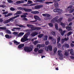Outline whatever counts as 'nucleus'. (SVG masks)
<instances>
[{
    "mask_svg": "<svg viewBox=\"0 0 74 74\" xmlns=\"http://www.w3.org/2000/svg\"><path fill=\"white\" fill-rule=\"evenodd\" d=\"M56 1H60V0H54L53 1H55L54 3V6L55 8H56L55 9L53 10V11L54 12H59V13H61L63 12V10H60V9L58 8H59V4L58 2Z\"/></svg>",
    "mask_w": 74,
    "mask_h": 74,
    "instance_id": "obj_1",
    "label": "nucleus"
},
{
    "mask_svg": "<svg viewBox=\"0 0 74 74\" xmlns=\"http://www.w3.org/2000/svg\"><path fill=\"white\" fill-rule=\"evenodd\" d=\"M30 32H29L25 34L23 38H22L21 39V42H25V41H28V40H29V39L27 38V37H28V36L30 35Z\"/></svg>",
    "mask_w": 74,
    "mask_h": 74,
    "instance_id": "obj_2",
    "label": "nucleus"
},
{
    "mask_svg": "<svg viewBox=\"0 0 74 74\" xmlns=\"http://www.w3.org/2000/svg\"><path fill=\"white\" fill-rule=\"evenodd\" d=\"M18 9L20 10H22V11L24 10L25 12H31V11H32V10L30 9H26V8H23L21 7L18 8Z\"/></svg>",
    "mask_w": 74,
    "mask_h": 74,
    "instance_id": "obj_3",
    "label": "nucleus"
},
{
    "mask_svg": "<svg viewBox=\"0 0 74 74\" xmlns=\"http://www.w3.org/2000/svg\"><path fill=\"white\" fill-rule=\"evenodd\" d=\"M24 50L25 52H30L33 51V48L30 47H24Z\"/></svg>",
    "mask_w": 74,
    "mask_h": 74,
    "instance_id": "obj_4",
    "label": "nucleus"
},
{
    "mask_svg": "<svg viewBox=\"0 0 74 74\" xmlns=\"http://www.w3.org/2000/svg\"><path fill=\"white\" fill-rule=\"evenodd\" d=\"M49 39L53 41V44H56V39L54 40L53 38L51 36H49Z\"/></svg>",
    "mask_w": 74,
    "mask_h": 74,
    "instance_id": "obj_5",
    "label": "nucleus"
},
{
    "mask_svg": "<svg viewBox=\"0 0 74 74\" xmlns=\"http://www.w3.org/2000/svg\"><path fill=\"white\" fill-rule=\"evenodd\" d=\"M42 7H43V5H36L35 6L34 9H35V10L40 9Z\"/></svg>",
    "mask_w": 74,
    "mask_h": 74,
    "instance_id": "obj_6",
    "label": "nucleus"
},
{
    "mask_svg": "<svg viewBox=\"0 0 74 74\" xmlns=\"http://www.w3.org/2000/svg\"><path fill=\"white\" fill-rule=\"evenodd\" d=\"M27 27L29 28H31V29L33 30V28H34V26L32 25L27 24Z\"/></svg>",
    "mask_w": 74,
    "mask_h": 74,
    "instance_id": "obj_7",
    "label": "nucleus"
},
{
    "mask_svg": "<svg viewBox=\"0 0 74 74\" xmlns=\"http://www.w3.org/2000/svg\"><path fill=\"white\" fill-rule=\"evenodd\" d=\"M62 51L61 50H58V55L60 57H63V54L62 53Z\"/></svg>",
    "mask_w": 74,
    "mask_h": 74,
    "instance_id": "obj_8",
    "label": "nucleus"
},
{
    "mask_svg": "<svg viewBox=\"0 0 74 74\" xmlns=\"http://www.w3.org/2000/svg\"><path fill=\"white\" fill-rule=\"evenodd\" d=\"M37 34H38V32L35 31L32 32L31 34V36H32V37H34V36H37Z\"/></svg>",
    "mask_w": 74,
    "mask_h": 74,
    "instance_id": "obj_9",
    "label": "nucleus"
},
{
    "mask_svg": "<svg viewBox=\"0 0 74 74\" xmlns=\"http://www.w3.org/2000/svg\"><path fill=\"white\" fill-rule=\"evenodd\" d=\"M11 21H12V20L11 18H10L8 20H5V21H3V23H4L5 24L8 23V22H10Z\"/></svg>",
    "mask_w": 74,
    "mask_h": 74,
    "instance_id": "obj_10",
    "label": "nucleus"
},
{
    "mask_svg": "<svg viewBox=\"0 0 74 74\" xmlns=\"http://www.w3.org/2000/svg\"><path fill=\"white\" fill-rule=\"evenodd\" d=\"M33 29V30H40L41 29V28L40 27H34Z\"/></svg>",
    "mask_w": 74,
    "mask_h": 74,
    "instance_id": "obj_11",
    "label": "nucleus"
},
{
    "mask_svg": "<svg viewBox=\"0 0 74 74\" xmlns=\"http://www.w3.org/2000/svg\"><path fill=\"white\" fill-rule=\"evenodd\" d=\"M21 28L20 27H13V29H11L12 31L13 32H15L16 31L15 30H20Z\"/></svg>",
    "mask_w": 74,
    "mask_h": 74,
    "instance_id": "obj_12",
    "label": "nucleus"
},
{
    "mask_svg": "<svg viewBox=\"0 0 74 74\" xmlns=\"http://www.w3.org/2000/svg\"><path fill=\"white\" fill-rule=\"evenodd\" d=\"M37 48H39V49H40L41 47H44V44H38L37 45Z\"/></svg>",
    "mask_w": 74,
    "mask_h": 74,
    "instance_id": "obj_13",
    "label": "nucleus"
},
{
    "mask_svg": "<svg viewBox=\"0 0 74 74\" xmlns=\"http://www.w3.org/2000/svg\"><path fill=\"white\" fill-rule=\"evenodd\" d=\"M44 1H45V0H35L34 1V3H38V2H41V3H44Z\"/></svg>",
    "mask_w": 74,
    "mask_h": 74,
    "instance_id": "obj_14",
    "label": "nucleus"
},
{
    "mask_svg": "<svg viewBox=\"0 0 74 74\" xmlns=\"http://www.w3.org/2000/svg\"><path fill=\"white\" fill-rule=\"evenodd\" d=\"M24 46H25V45L23 44L19 45L18 46V49H21V48H23V47H24Z\"/></svg>",
    "mask_w": 74,
    "mask_h": 74,
    "instance_id": "obj_15",
    "label": "nucleus"
},
{
    "mask_svg": "<svg viewBox=\"0 0 74 74\" xmlns=\"http://www.w3.org/2000/svg\"><path fill=\"white\" fill-rule=\"evenodd\" d=\"M5 37L6 38H8V39H10V38H11L12 37L11 36H10L8 34H6L5 35Z\"/></svg>",
    "mask_w": 74,
    "mask_h": 74,
    "instance_id": "obj_16",
    "label": "nucleus"
},
{
    "mask_svg": "<svg viewBox=\"0 0 74 74\" xmlns=\"http://www.w3.org/2000/svg\"><path fill=\"white\" fill-rule=\"evenodd\" d=\"M34 18L35 19H36V20H38V21H40L41 20L40 18V17H39L37 16H34Z\"/></svg>",
    "mask_w": 74,
    "mask_h": 74,
    "instance_id": "obj_17",
    "label": "nucleus"
},
{
    "mask_svg": "<svg viewBox=\"0 0 74 74\" xmlns=\"http://www.w3.org/2000/svg\"><path fill=\"white\" fill-rule=\"evenodd\" d=\"M72 27L71 26H66V28L67 30H68V31H70V30H71V28Z\"/></svg>",
    "mask_w": 74,
    "mask_h": 74,
    "instance_id": "obj_18",
    "label": "nucleus"
},
{
    "mask_svg": "<svg viewBox=\"0 0 74 74\" xmlns=\"http://www.w3.org/2000/svg\"><path fill=\"white\" fill-rule=\"evenodd\" d=\"M11 15H12V13H9L7 14H6L5 15V18L7 17H8V16H11Z\"/></svg>",
    "mask_w": 74,
    "mask_h": 74,
    "instance_id": "obj_19",
    "label": "nucleus"
},
{
    "mask_svg": "<svg viewBox=\"0 0 74 74\" xmlns=\"http://www.w3.org/2000/svg\"><path fill=\"white\" fill-rule=\"evenodd\" d=\"M31 13L32 14H39V12L38 11H32L31 12Z\"/></svg>",
    "mask_w": 74,
    "mask_h": 74,
    "instance_id": "obj_20",
    "label": "nucleus"
},
{
    "mask_svg": "<svg viewBox=\"0 0 74 74\" xmlns=\"http://www.w3.org/2000/svg\"><path fill=\"white\" fill-rule=\"evenodd\" d=\"M36 4H31V5H27V4H24L23 5V6H33L34 5H36Z\"/></svg>",
    "mask_w": 74,
    "mask_h": 74,
    "instance_id": "obj_21",
    "label": "nucleus"
},
{
    "mask_svg": "<svg viewBox=\"0 0 74 74\" xmlns=\"http://www.w3.org/2000/svg\"><path fill=\"white\" fill-rule=\"evenodd\" d=\"M48 48L50 51H52V47L51 45H49L48 47Z\"/></svg>",
    "mask_w": 74,
    "mask_h": 74,
    "instance_id": "obj_22",
    "label": "nucleus"
},
{
    "mask_svg": "<svg viewBox=\"0 0 74 74\" xmlns=\"http://www.w3.org/2000/svg\"><path fill=\"white\" fill-rule=\"evenodd\" d=\"M69 51L70 52V53L71 55L74 56V53H73V50L71 49L70 50H69Z\"/></svg>",
    "mask_w": 74,
    "mask_h": 74,
    "instance_id": "obj_23",
    "label": "nucleus"
},
{
    "mask_svg": "<svg viewBox=\"0 0 74 74\" xmlns=\"http://www.w3.org/2000/svg\"><path fill=\"white\" fill-rule=\"evenodd\" d=\"M13 42L16 44V45H19V44H20V42H18L16 40H14V41H13Z\"/></svg>",
    "mask_w": 74,
    "mask_h": 74,
    "instance_id": "obj_24",
    "label": "nucleus"
},
{
    "mask_svg": "<svg viewBox=\"0 0 74 74\" xmlns=\"http://www.w3.org/2000/svg\"><path fill=\"white\" fill-rule=\"evenodd\" d=\"M63 18H60L57 20V22H58V23L60 22H61L63 20Z\"/></svg>",
    "mask_w": 74,
    "mask_h": 74,
    "instance_id": "obj_25",
    "label": "nucleus"
},
{
    "mask_svg": "<svg viewBox=\"0 0 74 74\" xmlns=\"http://www.w3.org/2000/svg\"><path fill=\"white\" fill-rule=\"evenodd\" d=\"M23 1H18L16 2V4H21V3H23Z\"/></svg>",
    "mask_w": 74,
    "mask_h": 74,
    "instance_id": "obj_26",
    "label": "nucleus"
},
{
    "mask_svg": "<svg viewBox=\"0 0 74 74\" xmlns=\"http://www.w3.org/2000/svg\"><path fill=\"white\" fill-rule=\"evenodd\" d=\"M19 15H17L16 16L11 18L12 19V20H14V19H15V18H18V17H19Z\"/></svg>",
    "mask_w": 74,
    "mask_h": 74,
    "instance_id": "obj_27",
    "label": "nucleus"
},
{
    "mask_svg": "<svg viewBox=\"0 0 74 74\" xmlns=\"http://www.w3.org/2000/svg\"><path fill=\"white\" fill-rule=\"evenodd\" d=\"M24 34V33L23 32H21L19 33L18 34V37H20V36H22Z\"/></svg>",
    "mask_w": 74,
    "mask_h": 74,
    "instance_id": "obj_28",
    "label": "nucleus"
},
{
    "mask_svg": "<svg viewBox=\"0 0 74 74\" xmlns=\"http://www.w3.org/2000/svg\"><path fill=\"white\" fill-rule=\"evenodd\" d=\"M61 25L63 27V28H65V26H66V24L65 23H61Z\"/></svg>",
    "mask_w": 74,
    "mask_h": 74,
    "instance_id": "obj_29",
    "label": "nucleus"
},
{
    "mask_svg": "<svg viewBox=\"0 0 74 74\" xmlns=\"http://www.w3.org/2000/svg\"><path fill=\"white\" fill-rule=\"evenodd\" d=\"M55 27L56 30H58V24L57 23L55 24Z\"/></svg>",
    "mask_w": 74,
    "mask_h": 74,
    "instance_id": "obj_30",
    "label": "nucleus"
},
{
    "mask_svg": "<svg viewBox=\"0 0 74 74\" xmlns=\"http://www.w3.org/2000/svg\"><path fill=\"white\" fill-rule=\"evenodd\" d=\"M44 36V35L42 34H41L40 35H39L38 36V38H42V37H43V36Z\"/></svg>",
    "mask_w": 74,
    "mask_h": 74,
    "instance_id": "obj_31",
    "label": "nucleus"
},
{
    "mask_svg": "<svg viewBox=\"0 0 74 74\" xmlns=\"http://www.w3.org/2000/svg\"><path fill=\"white\" fill-rule=\"evenodd\" d=\"M60 37H59L58 38H57V43L58 44L59 42H60Z\"/></svg>",
    "mask_w": 74,
    "mask_h": 74,
    "instance_id": "obj_32",
    "label": "nucleus"
},
{
    "mask_svg": "<svg viewBox=\"0 0 74 74\" xmlns=\"http://www.w3.org/2000/svg\"><path fill=\"white\" fill-rule=\"evenodd\" d=\"M0 29H1V30H5L7 29V28L5 27H0Z\"/></svg>",
    "mask_w": 74,
    "mask_h": 74,
    "instance_id": "obj_33",
    "label": "nucleus"
},
{
    "mask_svg": "<svg viewBox=\"0 0 74 74\" xmlns=\"http://www.w3.org/2000/svg\"><path fill=\"white\" fill-rule=\"evenodd\" d=\"M17 26H19V27H23V28H25L26 27H25V26L23 25H17Z\"/></svg>",
    "mask_w": 74,
    "mask_h": 74,
    "instance_id": "obj_34",
    "label": "nucleus"
},
{
    "mask_svg": "<svg viewBox=\"0 0 74 74\" xmlns=\"http://www.w3.org/2000/svg\"><path fill=\"white\" fill-rule=\"evenodd\" d=\"M51 34H52V35H53V36H55L56 35V32H55L52 31L51 33Z\"/></svg>",
    "mask_w": 74,
    "mask_h": 74,
    "instance_id": "obj_35",
    "label": "nucleus"
},
{
    "mask_svg": "<svg viewBox=\"0 0 74 74\" xmlns=\"http://www.w3.org/2000/svg\"><path fill=\"white\" fill-rule=\"evenodd\" d=\"M72 21H73V18L71 17L69 18L68 20V22H71Z\"/></svg>",
    "mask_w": 74,
    "mask_h": 74,
    "instance_id": "obj_36",
    "label": "nucleus"
},
{
    "mask_svg": "<svg viewBox=\"0 0 74 74\" xmlns=\"http://www.w3.org/2000/svg\"><path fill=\"white\" fill-rule=\"evenodd\" d=\"M32 3H33V2L32 1H31L29 0L28 1V2L27 3V4H32Z\"/></svg>",
    "mask_w": 74,
    "mask_h": 74,
    "instance_id": "obj_37",
    "label": "nucleus"
},
{
    "mask_svg": "<svg viewBox=\"0 0 74 74\" xmlns=\"http://www.w3.org/2000/svg\"><path fill=\"white\" fill-rule=\"evenodd\" d=\"M38 43V42L37 40L34 41V44L35 45H37V44Z\"/></svg>",
    "mask_w": 74,
    "mask_h": 74,
    "instance_id": "obj_38",
    "label": "nucleus"
},
{
    "mask_svg": "<svg viewBox=\"0 0 74 74\" xmlns=\"http://www.w3.org/2000/svg\"><path fill=\"white\" fill-rule=\"evenodd\" d=\"M64 33H65V31H64L61 32L60 33L62 36H64Z\"/></svg>",
    "mask_w": 74,
    "mask_h": 74,
    "instance_id": "obj_39",
    "label": "nucleus"
},
{
    "mask_svg": "<svg viewBox=\"0 0 74 74\" xmlns=\"http://www.w3.org/2000/svg\"><path fill=\"white\" fill-rule=\"evenodd\" d=\"M38 52L39 53H42L43 52V50L42 49H40L38 51Z\"/></svg>",
    "mask_w": 74,
    "mask_h": 74,
    "instance_id": "obj_40",
    "label": "nucleus"
},
{
    "mask_svg": "<svg viewBox=\"0 0 74 74\" xmlns=\"http://www.w3.org/2000/svg\"><path fill=\"white\" fill-rule=\"evenodd\" d=\"M73 33V32H69L67 34V36H70V35H71V34H72V33Z\"/></svg>",
    "mask_w": 74,
    "mask_h": 74,
    "instance_id": "obj_41",
    "label": "nucleus"
},
{
    "mask_svg": "<svg viewBox=\"0 0 74 74\" xmlns=\"http://www.w3.org/2000/svg\"><path fill=\"white\" fill-rule=\"evenodd\" d=\"M39 49L38 48H35L34 49V52H37L38 51V50Z\"/></svg>",
    "mask_w": 74,
    "mask_h": 74,
    "instance_id": "obj_42",
    "label": "nucleus"
},
{
    "mask_svg": "<svg viewBox=\"0 0 74 74\" xmlns=\"http://www.w3.org/2000/svg\"><path fill=\"white\" fill-rule=\"evenodd\" d=\"M6 33H7L8 34H11V31L8 30H7Z\"/></svg>",
    "mask_w": 74,
    "mask_h": 74,
    "instance_id": "obj_43",
    "label": "nucleus"
},
{
    "mask_svg": "<svg viewBox=\"0 0 74 74\" xmlns=\"http://www.w3.org/2000/svg\"><path fill=\"white\" fill-rule=\"evenodd\" d=\"M48 25L50 27H53V24H52V23H49Z\"/></svg>",
    "mask_w": 74,
    "mask_h": 74,
    "instance_id": "obj_44",
    "label": "nucleus"
},
{
    "mask_svg": "<svg viewBox=\"0 0 74 74\" xmlns=\"http://www.w3.org/2000/svg\"><path fill=\"white\" fill-rule=\"evenodd\" d=\"M64 47L65 48H68L69 47V45L68 44H66L64 45Z\"/></svg>",
    "mask_w": 74,
    "mask_h": 74,
    "instance_id": "obj_45",
    "label": "nucleus"
},
{
    "mask_svg": "<svg viewBox=\"0 0 74 74\" xmlns=\"http://www.w3.org/2000/svg\"><path fill=\"white\" fill-rule=\"evenodd\" d=\"M8 13V12L6 11L4 12H3L2 13V15H5L6 14H7Z\"/></svg>",
    "mask_w": 74,
    "mask_h": 74,
    "instance_id": "obj_46",
    "label": "nucleus"
},
{
    "mask_svg": "<svg viewBox=\"0 0 74 74\" xmlns=\"http://www.w3.org/2000/svg\"><path fill=\"white\" fill-rule=\"evenodd\" d=\"M5 7V4L0 5V7H2V8H4V7Z\"/></svg>",
    "mask_w": 74,
    "mask_h": 74,
    "instance_id": "obj_47",
    "label": "nucleus"
},
{
    "mask_svg": "<svg viewBox=\"0 0 74 74\" xmlns=\"http://www.w3.org/2000/svg\"><path fill=\"white\" fill-rule=\"evenodd\" d=\"M57 50H58V49L56 48H55L53 50V52L54 53H56V52L57 51Z\"/></svg>",
    "mask_w": 74,
    "mask_h": 74,
    "instance_id": "obj_48",
    "label": "nucleus"
},
{
    "mask_svg": "<svg viewBox=\"0 0 74 74\" xmlns=\"http://www.w3.org/2000/svg\"><path fill=\"white\" fill-rule=\"evenodd\" d=\"M58 44V48H60V47H61V44H60V43H57Z\"/></svg>",
    "mask_w": 74,
    "mask_h": 74,
    "instance_id": "obj_49",
    "label": "nucleus"
},
{
    "mask_svg": "<svg viewBox=\"0 0 74 74\" xmlns=\"http://www.w3.org/2000/svg\"><path fill=\"white\" fill-rule=\"evenodd\" d=\"M10 9V10L11 11H14V10H15V9L12 7Z\"/></svg>",
    "mask_w": 74,
    "mask_h": 74,
    "instance_id": "obj_50",
    "label": "nucleus"
},
{
    "mask_svg": "<svg viewBox=\"0 0 74 74\" xmlns=\"http://www.w3.org/2000/svg\"><path fill=\"white\" fill-rule=\"evenodd\" d=\"M48 38V36H47L46 35V36H45V38H44V40H47V39Z\"/></svg>",
    "mask_w": 74,
    "mask_h": 74,
    "instance_id": "obj_51",
    "label": "nucleus"
},
{
    "mask_svg": "<svg viewBox=\"0 0 74 74\" xmlns=\"http://www.w3.org/2000/svg\"><path fill=\"white\" fill-rule=\"evenodd\" d=\"M52 21H53V22H57V20H56L55 18H54L52 20Z\"/></svg>",
    "mask_w": 74,
    "mask_h": 74,
    "instance_id": "obj_52",
    "label": "nucleus"
},
{
    "mask_svg": "<svg viewBox=\"0 0 74 74\" xmlns=\"http://www.w3.org/2000/svg\"><path fill=\"white\" fill-rule=\"evenodd\" d=\"M64 55H65V56H68V52H67V51L65 52Z\"/></svg>",
    "mask_w": 74,
    "mask_h": 74,
    "instance_id": "obj_53",
    "label": "nucleus"
},
{
    "mask_svg": "<svg viewBox=\"0 0 74 74\" xmlns=\"http://www.w3.org/2000/svg\"><path fill=\"white\" fill-rule=\"evenodd\" d=\"M45 44L46 45H47L49 44V41H46L45 42Z\"/></svg>",
    "mask_w": 74,
    "mask_h": 74,
    "instance_id": "obj_54",
    "label": "nucleus"
},
{
    "mask_svg": "<svg viewBox=\"0 0 74 74\" xmlns=\"http://www.w3.org/2000/svg\"><path fill=\"white\" fill-rule=\"evenodd\" d=\"M21 18H26V15H21Z\"/></svg>",
    "mask_w": 74,
    "mask_h": 74,
    "instance_id": "obj_55",
    "label": "nucleus"
},
{
    "mask_svg": "<svg viewBox=\"0 0 74 74\" xmlns=\"http://www.w3.org/2000/svg\"><path fill=\"white\" fill-rule=\"evenodd\" d=\"M7 1L8 3H13V1L11 0H8Z\"/></svg>",
    "mask_w": 74,
    "mask_h": 74,
    "instance_id": "obj_56",
    "label": "nucleus"
},
{
    "mask_svg": "<svg viewBox=\"0 0 74 74\" xmlns=\"http://www.w3.org/2000/svg\"><path fill=\"white\" fill-rule=\"evenodd\" d=\"M17 12L18 14H21L22 13V12L20 11H17Z\"/></svg>",
    "mask_w": 74,
    "mask_h": 74,
    "instance_id": "obj_57",
    "label": "nucleus"
},
{
    "mask_svg": "<svg viewBox=\"0 0 74 74\" xmlns=\"http://www.w3.org/2000/svg\"><path fill=\"white\" fill-rule=\"evenodd\" d=\"M65 15L68 16H71V14H65Z\"/></svg>",
    "mask_w": 74,
    "mask_h": 74,
    "instance_id": "obj_58",
    "label": "nucleus"
},
{
    "mask_svg": "<svg viewBox=\"0 0 74 74\" xmlns=\"http://www.w3.org/2000/svg\"><path fill=\"white\" fill-rule=\"evenodd\" d=\"M47 17H49L51 16V15L49 14H46V16Z\"/></svg>",
    "mask_w": 74,
    "mask_h": 74,
    "instance_id": "obj_59",
    "label": "nucleus"
},
{
    "mask_svg": "<svg viewBox=\"0 0 74 74\" xmlns=\"http://www.w3.org/2000/svg\"><path fill=\"white\" fill-rule=\"evenodd\" d=\"M69 38H64V40H65V41H67V40H69Z\"/></svg>",
    "mask_w": 74,
    "mask_h": 74,
    "instance_id": "obj_60",
    "label": "nucleus"
},
{
    "mask_svg": "<svg viewBox=\"0 0 74 74\" xmlns=\"http://www.w3.org/2000/svg\"><path fill=\"white\" fill-rule=\"evenodd\" d=\"M50 19V18L49 17H46L45 18V19L46 21H48V19Z\"/></svg>",
    "mask_w": 74,
    "mask_h": 74,
    "instance_id": "obj_61",
    "label": "nucleus"
},
{
    "mask_svg": "<svg viewBox=\"0 0 74 74\" xmlns=\"http://www.w3.org/2000/svg\"><path fill=\"white\" fill-rule=\"evenodd\" d=\"M46 14H42V15L43 16L46 17Z\"/></svg>",
    "mask_w": 74,
    "mask_h": 74,
    "instance_id": "obj_62",
    "label": "nucleus"
},
{
    "mask_svg": "<svg viewBox=\"0 0 74 74\" xmlns=\"http://www.w3.org/2000/svg\"><path fill=\"white\" fill-rule=\"evenodd\" d=\"M56 20H58V19L59 18V16H56L55 18H54Z\"/></svg>",
    "mask_w": 74,
    "mask_h": 74,
    "instance_id": "obj_63",
    "label": "nucleus"
},
{
    "mask_svg": "<svg viewBox=\"0 0 74 74\" xmlns=\"http://www.w3.org/2000/svg\"><path fill=\"white\" fill-rule=\"evenodd\" d=\"M71 47H74V44L71 43Z\"/></svg>",
    "mask_w": 74,
    "mask_h": 74,
    "instance_id": "obj_64",
    "label": "nucleus"
}]
</instances>
